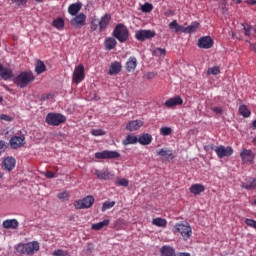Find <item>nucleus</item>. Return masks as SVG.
I'll return each instance as SVG.
<instances>
[{"label":"nucleus","instance_id":"obj_1","mask_svg":"<svg viewBox=\"0 0 256 256\" xmlns=\"http://www.w3.org/2000/svg\"><path fill=\"white\" fill-rule=\"evenodd\" d=\"M16 253L19 255H28L33 256L40 249V245L37 241L27 242V243H19L14 246Z\"/></svg>","mask_w":256,"mask_h":256},{"label":"nucleus","instance_id":"obj_2","mask_svg":"<svg viewBox=\"0 0 256 256\" xmlns=\"http://www.w3.org/2000/svg\"><path fill=\"white\" fill-rule=\"evenodd\" d=\"M109 23H111V14H104L100 19L94 17L91 19L90 29L91 31H97L99 29L102 32L109 27Z\"/></svg>","mask_w":256,"mask_h":256},{"label":"nucleus","instance_id":"obj_3","mask_svg":"<svg viewBox=\"0 0 256 256\" xmlns=\"http://www.w3.org/2000/svg\"><path fill=\"white\" fill-rule=\"evenodd\" d=\"M35 81V76L31 72H21L14 78V83L21 89L27 87L29 83Z\"/></svg>","mask_w":256,"mask_h":256},{"label":"nucleus","instance_id":"obj_4","mask_svg":"<svg viewBox=\"0 0 256 256\" xmlns=\"http://www.w3.org/2000/svg\"><path fill=\"white\" fill-rule=\"evenodd\" d=\"M115 39H118L120 43H125L129 39V29L124 24H117L112 33Z\"/></svg>","mask_w":256,"mask_h":256},{"label":"nucleus","instance_id":"obj_5","mask_svg":"<svg viewBox=\"0 0 256 256\" xmlns=\"http://www.w3.org/2000/svg\"><path fill=\"white\" fill-rule=\"evenodd\" d=\"M65 121H67V118L61 113L50 112L45 118V123H47V125H52L53 127H59V125L65 123Z\"/></svg>","mask_w":256,"mask_h":256},{"label":"nucleus","instance_id":"obj_6","mask_svg":"<svg viewBox=\"0 0 256 256\" xmlns=\"http://www.w3.org/2000/svg\"><path fill=\"white\" fill-rule=\"evenodd\" d=\"M174 228L175 233H180L181 237L185 241H189V239H191V237L193 236V229L191 228V225H189V223H177L175 224Z\"/></svg>","mask_w":256,"mask_h":256},{"label":"nucleus","instance_id":"obj_7","mask_svg":"<svg viewBox=\"0 0 256 256\" xmlns=\"http://www.w3.org/2000/svg\"><path fill=\"white\" fill-rule=\"evenodd\" d=\"M25 135H27V130L22 129L20 130V136L11 137L9 141L11 149H20V147H23L26 143Z\"/></svg>","mask_w":256,"mask_h":256},{"label":"nucleus","instance_id":"obj_8","mask_svg":"<svg viewBox=\"0 0 256 256\" xmlns=\"http://www.w3.org/2000/svg\"><path fill=\"white\" fill-rule=\"evenodd\" d=\"M95 203V197L88 195L83 199L74 201L75 209H91Z\"/></svg>","mask_w":256,"mask_h":256},{"label":"nucleus","instance_id":"obj_9","mask_svg":"<svg viewBox=\"0 0 256 256\" xmlns=\"http://www.w3.org/2000/svg\"><path fill=\"white\" fill-rule=\"evenodd\" d=\"M85 79V66L80 64L74 68L72 81L73 83H81Z\"/></svg>","mask_w":256,"mask_h":256},{"label":"nucleus","instance_id":"obj_10","mask_svg":"<svg viewBox=\"0 0 256 256\" xmlns=\"http://www.w3.org/2000/svg\"><path fill=\"white\" fill-rule=\"evenodd\" d=\"M96 159H119L121 153L117 151L103 150L94 154Z\"/></svg>","mask_w":256,"mask_h":256},{"label":"nucleus","instance_id":"obj_11","mask_svg":"<svg viewBox=\"0 0 256 256\" xmlns=\"http://www.w3.org/2000/svg\"><path fill=\"white\" fill-rule=\"evenodd\" d=\"M217 157L219 159H223V157H231L233 155V148L231 146H218L216 149H214Z\"/></svg>","mask_w":256,"mask_h":256},{"label":"nucleus","instance_id":"obj_12","mask_svg":"<svg viewBox=\"0 0 256 256\" xmlns=\"http://www.w3.org/2000/svg\"><path fill=\"white\" fill-rule=\"evenodd\" d=\"M87 21V16L84 13L76 14L74 18L71 19L70 23L72 27H76V29H81L84 27Z\"/></svg>","mask_w":256,"mask_h":256},{"label":"nucleus","instance_id":"obj_13","mask_svg":"<svg viewBox=\"0 0 256 256\" xmlns=\"http://www.w3.org/2000/svg\"><path fill=\"white\" fill-rule=\"evenodd\" d=\"M135 37L137 41H145L146 39H153L155 31L152 30H139L136 32Z\"/></svg>","mask_w":256,"mask_h":256},{"label":"nucleus","instance_id":"obj_14","mask_svg":"<svg viewBox=\"0 0 256 256\" xmlns=\"http://www.w3.org/2000/svg\"><path fill=\"white\" fill-rule=\"evenodd\" d=\"M94 175L103 181H111L115 177V175H113L109 169L95 170Z\"/></svg>","mask_w":256,"mask_h":256},{"label":"nucleus","instance_id":"obj_15","mask_svg":"<svg viewBox=\"0 0 256 256\" xmlns=\"http://www.w3.org/2000/svg\"><path fill=\"white\" fill-rule=\"evenodd\" d=\"M0 77L3 81H9V79L15 77V74L11 68L4 67V65L0 63Z\"/></svg>","mask_w":256,"mask_h":256},{"label":"nucleus","instance_id":"obj_16","mask_svg":"<svg viewBox=\"0 0 256 256\" xmlns=\"http://www.w3.org/2000/svg\"><path fill=\"white\" fill-rule=\"evenodd\" d=\"M213 43V38H211V36H204L198 39V47L200 49H211Z\"/></svg>","mask_w":256,"mask_h":256},{"label":"nucleus","instance_id":"obj_17","mask_svg":"<svg viewBox=\"0 0 256 256\" xmlns=\"http://www.w3.org/2000/svg\"><path fill=\"white\" fill-rule=\"evenodd\" d=\"M16 164L17 161L15 160V158L8 156L2 161V169H5L6 171H13Z\"/></svg>","mask_w":256,"mask_h":256},{"label":"nucleus","instance_id":"obj_18","mask_svg":"<svg viewBox=\"0 0 256 256\" xmlns=\"http://www.w3.org/2000/svg\"><path fill=\"white\" fill-rule=\"evenodd\" d=\"M240 157L243 163H251L255 159V154H253V151L244 148L240 153Z\"/></svg>","mask_w":256,"mask_h":256},{"label":"nucleus","instance_id":"obj_19","mask_svg":"<svg viewBox=\"0 0 256 256\" xmlns=\"http://www.w3.org/2000/svg\"><path fill=\"white\" fill-rule=\"evenodd\" d=\"M165 107H177V105H183V98L181 96H175L173 98H169L164 102Z\"/></svg>","mask_w":256,"mask_h":256},{"label":"nucleus","instance_id":"obj_20","mask_svg":"<svg viewBox=\"0 0 256 256\" xmlns=\"http://www.w3.org/2000/svg\"><path fill=\"white\" fill-rule=\"evenodd\" d=\"M242 189H246L247 191H251L256 189V178L248 177L241 185Z\"/></svg>","mask_w":256,"mask_h":256},{"label":"nucleus","instance_id":"obj_21","mask_svg":"<svg viewBox=\"0 0 256 256\" xmlns=\"http://www.w3.org/2000/svg\"><path fill=\"white\" fill-rule=\"evenodd\" d=\"M141 127H143V121L141 120H133L126 125L127 131H139Z\"/></svg>","mask_w":256,"mask_h":256},{"label":"nucleus","instance_id":"obj_22","mask_svg":"<svg viewBox=\"0 0 256 256\" xmlns=\"http://www.w3.org/2000/svg\"><path fill=\"white\" fill-rule=\"evenodd\" d=\"M3 229H18L19 221L17 219H7L2 223Z\"/></svg>","mask_w":256,"mask_h":256},{"label":"nucleus","instance_id":"obj_23","mask_svg":"<svg viewBox=\"0 0 256 256\" xmlns=\"http://www.w3.org/2000/svg\"><path fill=\"white\" fill-rule=\"evenodd\" d=\"M160 255L161 256H177V253H175V248L169 245H165V246H162V248L160 249Z\"/></svg>","mask_w":256,"mask_h":256},{"label":"nucleus","instance_id":"obj_24","mask_svg":"<svg viewBox=\"0 0 256 256\" xmlns=\"http://www.w3.org/2000/svg\"><path fill=\"white\" fill-rule=\"evenodd\" d=\"M81 7H82L81 2H76V3L70 4L68 6L69 15H72V17H75V15H77V13H79V11H81Z\"/></svg>","mask_w":256,"mask_h":256},{"label":"nucleus","instance_id":"obj_25","mask_svg":"<svg viewBox=\"0 0 256 256\" xmlns=\"http://www.w3.org/2000/svg\"><path fill=\"white\" fill-rule=\"evenodd\" d=\"M151 141H153V136L149 133H144L138 138V143H140V145H151Z\"/></svg>","mask_w":256,"mask_h":256},{"label":"nucleus","instance_id":"obj_26","mask_svg":"<svg viewBox=\"0 0 256 256\" xmlns=\"http://www.w3.org/2000/svg\"><path fill=\"white\" fill-rule=\"evenodd\" d=\"M137 69V58L130 57L128 61L126 62V71L128 73H131Z\"/></svg>","mask_w":256,"mask_h":256},{"label":"nucleus","instance_id":"obj_27","mask_svg":"<svg viewBox=\"0 0 256 256\" xmlns=\"http://www.w3.org/2000/svg\"><path fill=\"white\" fill-rule=\"evenodd\" d=\"M122 66L118 61L112 63L109 67L108 73L109 75H117L121 73Z\"/></svg>","mask_w":256,"mask_h":256},{"label":"nucleus","instance_id":"obj_28","mask_svg":"<svg viewBox=\"0 0 256 256\" xmlns=\"http://www.w3.org/2000/svg\"><path fill=\"white\" fill-rule=\"evenodd\" d=\"M189 191L193 195H201V193H203V191H205V186L203 184H193L189 188Z\"/></svg>","mask_w":256,"mask_h":256},{"label":"nucleus","instance_id":"obj_29","mask_svg":"<svg viewBox=\"0 0 256 256\" xmlns=\"http://www.w3.org/2000/svg\"><path fill=\"white\" fill-rule=\"evenodd\" d=\"M104 46L108 51H111L117 47V40L113 37L106 38Z\"/></svg>","mask_w":256,"mask_h":256},{"label":"nucleus","instance_id":"obj_30","mask_svg":"<svg viewBox=\"0 0 256 256\" xmlns=\"http://www.w3.org/2000/svg\"><path fill=\"white\" fill-rule=\"evenodd\" d=\"M111 221L109 219H105L102 222H98L91 225V229L93 231H101L104 227H107Z\"/></svg>","mask_w":256,"mask_h":256},{"label":"nucleus","instance_id":"obj_31","mask_svg":"<svg viewBox=\"0 0 256 256\" xmlns=\"http://www.w3.org/2000/svg\"><path fill=\"white\" fill-rule=\"evenodd\" d=\"M168 27L169 29H171V31H174V33H183L184 26L179 25V23H177V20H173L168 25Z\"/></svg>","mask_w":256,"mask_h":256},{"label":"nucleus","instance_id":"obj_32","mask_svg":"<svg viewBox=\"0 0 256 256\" xmlns=\"http://www.w3.org/2000/svg\"><path fill=\"white\" fill-rule=\"evenodd\" d=\"M157 155H160V157H164L165 159H175V156L173 155V150L169 149H161L157 152Z\"/></svg>","mask_w":256,"mask_h":256},{"label":"nucleus","instance_id":"obj_33","mask_svg":"<svg viewBox=\"0 0 256 256\" xmlns=\"http://www.w3.org/2000/svg\"><path fill=\"white\" fill-rule=\"evenodd\" d=\"M135 143H138V138L137 136L133 134H129L126 136V138L122 141V145H135Z\"/></svg>","mask_w":256,"mask_h":256},{"label":"nucleus","instance_id":"obj_34","mask_svg":"<svg viewBox=\"0 0 256 256\" xmlns=\"http://www.w3.org/2000/svg\"><path fill=\"white\" fill-rule=\"evenodd\" d=\"M199 29V22H192L188 27L183 28V33L189 34V33H195Z\"/></svg>","mask_w":256,"mask_h":256},{"label":"nucleus","instance_id":"obj_35","mask_svg":"<svg viewBox=\"0 0 256 256\" xmlns=\"http://www.w3.org/2000/svg\"><path fill=\"white\" fill-rule=\"evenodd\" d=\"M47 71V67L45 66V63L41 60H37L36 66H35V72L37 75H41V73H45Z\"/></svg>","mask_w":256,"mask_h":256},{"label":"nucleus","instance_id":"obj_36","mask_svg":"<svg viewBox=\"0 0 256 256\" xmlns=\"http://www.w3.org/2000/svg\"><path fill=\"white\" fill-rule=\"evenodd\" d=\"M152 225H155L156 227H167V220L163 218H154L152 220Z\"/></svg>","mask_w":256,"mask_h":256},{"label":"nucleus","instance_id":"obj_37","mask_svg":"<svg viewBox=\"0 0 256 256\" xmlns=\"http://www.w3.org/2000/svg\"><path fill=\"white\" fill-rule=\"evenodd\" d=\"M52 25L53 27H55L56 29H64L65 27V20H63V18H58V19H55L53 22H52Z\"/></svg>","mask_w":256,"mask_h":256},{"label":"nucleus","instance_id":"obj_38","mask_svg":"<svg viewBox=\"0 0 256 256\" xmlns=\"http://www.w3.org/2000/svg\"><path fill=\"white\" fill-rule=\"evenodd\" d=\"M152 55H154V57H165V55H167V50L164 48H156L153 50Z\"/></svg>","mask_w":256,"mask_h":256},{"label":"nucleus","instance_id":"obj_39","mask_svg":"<svg viewBox=\"0 0 256 256\" xmlns=\"http://www.w3.org/2000/svg\"><path fill=\"white\" fill-rule=\"evenodd\" d=\"M239 113L240 115H242V117H250L251 115V111H249V109L245 105H241L239 107Z\"/></svg>","mask_w":256,"mask_h":256},{"label":"nucleus","instance_id":"obj_40","mask_svg":"<svg viewBox=\"0 0 256 256\" xmlns=\"http://www.w3.org/2000/svg\"><path fill=\"white\" fill-rule=\"evenodd\" d=\"M113 207H115V201H105L102 205V212H105L108 209H113Z\"/></svg>","mask_w":256,"mask_h":256},{"label":"nucleus","instance_id":"obj_41","mask_svg":"<svg viewBox=\"0 0 256 256\" xmlns=\"http://www.w3.org/2000/svg\"><path fill=\"white\" fill-rule=\"evenodd\" d=\"M115 183L119 187H129V180H127L125 178H121V179L117 178Z\"/></svg>","mask_w":256,"mask_h":256},{"label":"nucleus","instance_id":"obj_42","mask_svg":"<svg viewBox=\"0 0 256 256\" xmlns=\"http://www.w3.org/2000/svg\"><path fill=\"white\" fill-rule=\"evenodd\" d=\"M69 192L63 191L57 194V199L60 201H69Z\"/></svg>","mask_w":256,"mask_h":256},{"label":"nucleus","instance_id":"obj_43","mask_svg":"<svg viewBox=\"0 0 256 256\" xmlns=\"http://www.w3.org/2000/svg\"><path fill=\"white\" fill-rule=\"evenodd\" d=\"M142 13H151L153 11V4L151 3H145L141 6Z\"/></svg>","mask_w":256,"mask_h":256},{"label":"nucleus","instance_id":"obj_44","mask_svg":"<svg viewBox=\"0 0 256 256\" xmlns=\"http://www.w3.org/2000/svg\"><path fill=\"white\" fill-rule=\"evenodd\" d=\"M171 133H173V129H171V127H162L160 129V134L164 135L165 137L171 135Z\"/></svg>","mask_w":256,"mask_h":256},{"label":"nucleus","instance_id":"obj_45","mask_svg":"<svg viewBox=\"0 0 256 256\" xmlns=\"http://www.w3.org/2000/svg\"><path fill=\"white\" fill-rule=\"evenodd\" d=\"M219 73H221L219 66H214L212 68H209L207 71L208 75H219Z\"/></svg>","mask_w":256,"mask_h":256},{"label":"nucleus","instance_id":"obj_46","mask_svg":"<svg viewBox=\"0 0 256 256\" xmlns=\"http://www.w3.org/2000/svg\"><path fill=\"white\" fill-rule=\"evenodd\" d=\"M53 256H67L69 252L67 250L57 249L52 253Z\"/></svg>","mask_w":256,"mask_h":256},{"label":"nucleus","instance_id":"obj_47","mask_svg":"<svg viewBox=\"0 0 256 256\" xmlns=\"http://www.w3.org/2000/svg\"><path fill=\"white\" fill-rule=\"evenodd\" d=\"M91 135H93L94 137H101V135H105V131L101 130V129H93L91 130Z\"/></svg>","mask_w":256,"mask_h":256},{"label":"nucleus","instance_id":"obj_48","mask_svg":"<svg viewBox=\"0 0 256 256\" xmlns=\"http://www.w3.org/2000/svg\"><path fill=\"white\" fill-rule=\"evenodd\" d=\"M245 223L248 225V227H253V229H256V221L255 220L246 218Z\"/></svg>","mask_w":256,"mask_h":256},{"label":"nucleus","instance_id":"obj_49","mask_svg":"<svg viewBox=\"0 0 256 256\" xmlns=\"http://www.w3.org/2000/svg\"><path fill=\"white\" fill-rule=\"evenodd\" d=\"M27 1L29 0H11L12 3H15L18 7H23V5H27Z\"/></svg>","mask_w":256,"mask_h":256},{"label":"nucleus","instance_id":"obj_50","mask_svg":"<svg viewBox=\"0 0 256 256\" xmlns=\"http://www.w3.org/2000/svg\"><path fill=\"white\" fill-rule=\"evenodd\" d=\"M242 25L244 27L245 35L249 37V35H251V31H253V26L251 25L245 26L244 24Z\"/></svg>","mask_w":256,"mask_h":256},{"label":"nucleus","instance_id":"obj_51","mask_svg":"<svg viewBox=\"0 0 256 256\" xmlns=\"http://www.w3.org/2000/svg\"><path fill=\"white\" fill-rule=\"evenodd\" d=\"M0 119H1V121H7V122L13 121V118L9 115H6V114H1Z\"/></svg>","mask_w":256,"mask_h":256},{"label":"nucleus","instance_id":"obj_52","mask_svg":"<svg viewBox=\"0 0 256 256\" xmlns=\"http://www.w3.org/2000/svg\"><path fill=\"white\" fill-rule=\"evenodd\" d=\"M205 151H215L217 147H215V144H210L207 146H204Z\"/></svg>","mask_w":256,"mask_h":256},{"label":"nucleus","instance_id":"obj_53","mask_svg":"<svg viewBox=\"0 0 256 256\" xmlns=\"http://www.w3.org/2000/svg\"><path fill=\"white\" fill-rule=\"evenodd\" d=\"M212 111L214 113H217V115H221V113H223V108L222 107H214V108H212Z\"/></svg>","mask_w":256,"mask_h":256},{"label":"nucleus","instance_id":"obj_54","mask_svg":"<svg viewBox=\"0 0 256 256\" xmlns=\"http://www.w3.org/2000/svg\"><path fill=\"white\" fill-rule=\"evenodd\" d=\"M45 177H47L48 179H53V177H55V172L48 171L46 172Z\"/></svg>","mask_w":256,"mask_h":256},{"label":"nucleus","instance_id":"obj_55","mask_svg":"<svg viewBox=\"0 0 256 256\" xmlns=\"http://www.w3.org/2000/svg\"><path fill=\"white\" fill-rule=\"evenodd\" d=\"M5 149H7V144L5 141L0 140V151H5Z\"/></svg>","mask_w":256,"mask_h":256},{"label":"nucleus","instance_id":"obj_56","mask_svg":"<svg viewBox=\"0 0 256 256\" xmlns=\"http://www.w3.org/2000/svg\"><path fill=\"white\" fill-rule=\"evenodd\" d=\"M48 99H51V94H43L41 96V101H47Z\"/></svg>","mask_w":256,"mask_h":256},{"label":"nucleus","instance_id":"obj_57","mask_svg":"<svg viewBox=\"0 0 256 256\" xmlns=\"http://www.w3.org/2000/svg\"><path fill=\"white\" fill-rule=\"evenodd\" d=\"M176 256H191V253H189V252H179L178 254H176Z\"/></svg>","mask_w":256,"mask_h":256},{"label":"nucleus","instance_id":"obj_58","mask_svg":"<svg viewBox=\"0 0 256 256\" xmlns=\"http://www.w3.org/2000/svg\"><path fill=\"white\" fill-rule=\"evenodd\" d=\"M153 77H155V74L151 73V72H148L146 74V79H153Z\"/></svg>","mask_w":256,"mask_h":256},{"label":"nucleus","instance_id":"obj_59","mask_svg":"<svg viewBox=\"0 0 256 256\" xmlns=\"http://www.w3.org/2000/svg\"><path fill=\"white\" fill-rule=\"evenodd\" d=\"M87 252H88V253H93V245H92V244H88V246H87Z\"/></svg>","mask_w":256,"mask_h":256},{"label":"nucleus","instance_id":"obj_60","mask_svg":"<svg viewBox=\"0 0 256 256\" xmlns=\"http://www.w3.org/2000/svg\"><path fill=\"white\" fill-rule=\"evenodd\" d=\"M173 15V10H168L165 12V17H171Z\"/></svg>","mask_w":256,"mask_h":256},{"label":"nucleus","instance_id":"obj_61","mask_svg":"<svg viewBox=\"0 0 256 256\" xmlns=\"http://www.w3.org/2000/svg\"><path fill=\"white\" fill-rule=\"evenodd\" d=\"M248 5H256V0H248L246 1Z\"/></svg>","mask_w":256,"mask_h":256},{"label":"nucleus","instance_id":"obj_62","mask_svg":"<svg viewBox=\"0 0 256 256\" xmlns=\"http://www.w3.org/2000/svg\"><path fill=\"white\" fill-rule=\"evenodd\" d=\"M252 127L256 129V119L252 122Z\"/></svg>","mask_w":256,"mask_h":256},{"label":"nucleus","instance_id":"obj_63","mask_svg":"<svg viewBox=\"0 0 256 256\" xmlns=\"http://www.w3.org/2000/svg\"><path fill=\"white\" fill-rule=\"evenodd\" d=\"M36 3H43L44 0H35Z\"/></svg>","mask_w":256,"mask_h":256},{"label":"nucleus","instance_id":"obj_64","mask_svg":"<svg viewBox=\"0 0 256 256\" xmlns=\"http://www.w3.org/2000/svg\"><path fill=\"white\" fill-rule=\"evenodd\" d=\"M236 3H237V5H239V3H241V0H237Z\"/></svg>","mask_w":256,"mask_h":256}]
</instances>
